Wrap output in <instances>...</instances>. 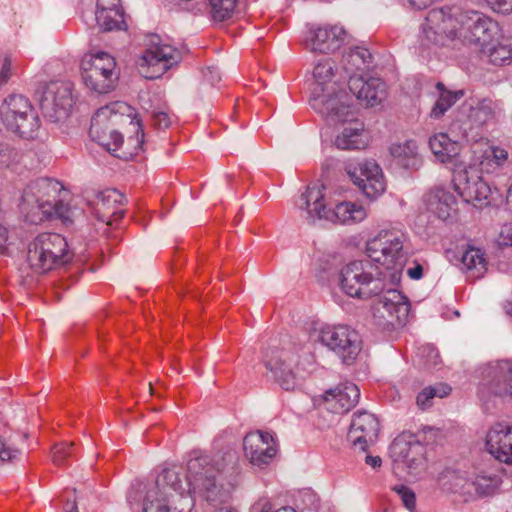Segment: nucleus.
<instances>
[{
  "label": "nucleus",
  "instance_id": "obj_25",
  "mask_svg": "<svg viewBox=\"0 0 512 512\" xmlns=\"http://www.w3.org/2000/svg\"><path fill=\"white\" fill-rule=\"evenodd\" d=\"M324 94H328L324 97L325 109H314L317 113L332 122H344L353 115L352 97L342 86Z\"/></svg>",
  "mask_w": 512,
  "mask_h": 512
},
{
  "label": "nucleus",
  "instance_id": "obj_55",
  "mask_svg": "<svg viewBox=\"0 0 512 512\" xmlns=\"http://www.w3.org/2000/svg\"><path fill=\"white\" fill-rule=\"evenodd\" d=\"M407 274L411 279L419 280L423 276V267L420 264H416L414 267L408 268Z\"/></svg>",
  "mask_w": 512,
  "mask_h": 512
},
{
  "label": "nucleus",
  "instance_id": "obj_30",
  "mask_svg": "<svg viewBox=\"0 0 512 512\" xmlns=\"http://www.w3.org/2000/svg\"><path fill=\"white\" fill-rule=\"evenodd\" d=\"M426 201L428 210L443 221L453 218L457 212L456 197L442 187L433 189Z\"/></svg>",
  "mask_w": 512,
  "mask_h": 512
},
{
  "label": "nucleus",
  "instance_id": "obj_38",
  "mask_svg": "<svg viewBox=\"0 0 512 512\" xmlns=\"http://www.w3.org/2000/svg\"><path fill=\"white\" fill-rule=\"evenodd\" d=\"M208 4L214 22H224L238 13L239 0H208Z\"/></svg>",
  "mask_w": 512,
  "mask_h": 512
},
{
  "label": "nucleus",
  "instance_id": "obj_3",
  "mask_svg": "<svg viewBox=\"0 0 512 512\" xmlns=\"http://www.w3.org/2000/svg\"><path fill=\"white\" fill-rule=\"evenodd\" d=\"M68 191L56 179L39 178L31 181L23 190L19 204L20 212L25 220L38 224L55 216L64 222H71L75 216L65 201Z\"/></svg>",
  "mask_w": 512,
  "mask_h": 512
},
{
  "label": "nucleus",
  "instance_id": "obj_2",
  "mask_svg": "<svg viewBox=\"0 0 512 512\" xmlns=\"http://www.w3.org/2000/svg\"><path fill=\"white\" fill-rule=\"evenodd\" d=\"M499 32V24L478 11L446 6L428 12L422 24L420 45L423 48L440 47L459 40L485 52Z\"/></svg>",
  "mask_w": 512,
  "mask_h": 512
},
{
  "label": "nucleus",
  "instance_id": "obj_43",
  "mask_svg": "<svg viewBox=\"0 0 512 512\" xmlns=\"http://www.w3.org/2000/svg\"><path fill=\"white\" fill-rule=\"evenodd\" d=\"M74 443H59L52 449V461L60 466L65 464L66 459L71 455V449Z\"/></svg>",
  "mask_w": 512,
  "mask_h": 512
},
{
  "label": "nucleus",
  "instance_id": "obj_50",
  "mask_svg": "<svg viewBox=\"0 0 512 512\" xmlns=\"http://www.w3.org/2000/svg\"><path fill=\"white\" fill-rule=\"evenodd\" d=\"M130 124L133 125L136 128V135L135 137H131L128 139L127 144H133L135 153L141 149L143 142H144V131L140 126V123L137 121L134 123L132 120L130 121Z\"/></svg>",
  "mask_w": 512,
  "mask_h": 512
},
{
  "label": "nucleus",
  "instance_id": "obj_36",
  "mask_svg": "<svg viewBox=\"0 0 512 512\" xmlns=\"http://www.w3.org/2000/svg\"><path fill=\"white\" fill-rule=\"evenodd\" d=\"M390 153L398 164L405 168L415 167L418 163V146L413 140L393 144Z\"/></svg>",
  "mask_w": 512,
  "mask_h": 512
},
{
  "label": "nucleus",
  "instance_id": "obj_46",
  "mask_svg": "<svg viewBox=\"0 0 512 512\" xmlns=\"http://www.w3.org/2000/svg\"><path fill=\"white\" fill-rule=\"evenodd\" d=\"M117 10H122L120 0H97L94 12L100 13V16L103 15V12L112 13L116 16Z\"/></svg>",
  "mask_w": 512,
  "mask_h": 512
},
{
  "label": "nucleus",
  "instance_id": "obj_27",
  "mask_svg": "<svg viewBox=\"0 0 512 512\" xmlns=\"http://www.w3.org/2000/svg\"><path fill=\"white\" fill-rule=\"evenodd\" d=\"M455 480L452 491L463 495H472V488L479 497L492 495L500 486L501 479L497 475L478 474L473 480H465L458 475L453 476Z\"/></svg>",
  "mask_w": 512,
  "mask_h": 512
},
{
  "label": "nucleus",
  "instance_id": "obj_28",
  "mask_svg": "<svg viewBox=\"0 0 512 512\" xmlns=\"http://www.w3.org/2000/svg\"><path fill=\"white\" fill-rule=\"evenodd\" d=\"M367 209L358 202L339 201L328 211L326 220L344 225H353L367 218Z\"/></svg>",
  "mask_w": 512,
  "mask_h": 512
},
{
  "label": "nucleus",
  "instance_id": "obj_37",
  "mask_svg": "<svg viewBox=\"0 0 512 512\" xmlns=\"http://www.w3.org/2000/svg\"><path fill=\"white\" fill-rule=\"evenodd\" d=\"M493 392L497 395L512 396V361H500L496 367Z\"/></svg>",
  "mask_w": 512,
  "mask_h": 512
},
{
  "label": "nucleus",
  "instance_id": "obj_31",
  "mask_svg": "<svg viewBox=\"0 0 512 512\" xmlns=\"http://www.w3.org/2000/svg\"><path fill=\"white\" fill-rule=\"evenodd\" d=\"M502 113L501 104L490 98L473 100L469 107L468 119L477 127L494 122Z\"/></svg>",
  "mask_w": 512,
  "mask_h": 512
},
{
  "label": "nucleus",
  "instance_id": "obj_49",
  "mask_svg": "<svg viewBox=\"0 0 512 512\" xmlns=\"http://www.w3.org/2000/svg\"><path fill=\"white\" fill-rule=\"evenodd\" d=\"M494 12L504 15L512 14V0H486Z\"/></svg>",
  "mask_w": 512,
  "mask_h": 512
},
{
  "label": "nucleus",
  "instance_id": "obj_39",
  "mask_svg": "<svg viewBox=\"0 0 512 512\" xmlns=\"http://www.w3.org/2000/svg\"><path fill=\"white\" fill-rule=\"evenodd\" d=\"M393 449L399 450L402 461L411 469H416L422 463V456L418 455V450L422 447L419 444H409L406 442H395Z\"/></svg>",
  "mask_w": 512,
  "mask_h": 512
},
{
  "label": "nucleus",
  "instance_id": "obj_47",
  "mask_svg": "<svg viewBox=\"0 0 512 512\" xmlns=\"http://www.w3.org/2000/svg\"><path fill=\"white\" fill-rule=\"evenodd\" d=\"M253 510L255 512H296L293 508L288 506L274 509L272 503L266 498L260 499L256 502L253 506Z\"/></svg>",
  "mask_w": 512,
  "mask_h": 512
},
{
  "label": "nucleus",
  "instance_id": "obj_11",
  "mask_svg": "<svg viewBox=\"0 0 512 512\" xmlns=\"http://www.w3.org/2000/svg\"><path fill=\"white\" fill-rule=\"evenodd\" d=\"M316 341L337 354L345 364L355 361L362 349L359 333L347 325H324L315 330Z\"/></svg>",
  "mask_w": 512,
  "mask_h": 512
},
{
  "label": "nucleus",
  "instance_id": "obj_23",
  "mask_svg": "<svg viewBox=\"0 0 512 512\" xmlns=\"http://www.w3.org/2000/svg\"><path fill=\"white\" fill-rule=\"evenodd\" d=\"M350 92L366 107L381 103L386 96V85L380 79L371 77L351 76L348 81Z\"/></svg>",
  "mask_w": 512,
  "mask_h": 512
},
{
  "label": "nucleus",
  "instance_id": "obj_41",
  "mask_svg": "<svg viewBox=\"0 0 512 512\" xmlns=\"http://www.w3.org/2000/svg\"><path fill=\"white\" fill-rule=\"evenodd\" d=\"M344 58L350 64V67H346V70L352 72L353 70L365 69L371 63L372 55L364 47H355L350 49Z\"/></svg>",
  "mask_w": 512,
  "mask_h": 512
},
{
  "label": "nucleus",
  "instance_id": "obj_45",
  "mask_svg": "<svg viewBox=\"0 0 512 512\" xmlns=\"http://www.w3.org/2000/svg\"><path fill=\"white\" fill-rule=\"evenodd\" d=\"M18 156L16 150L9 144H0V167H8Z\"/></svg>",
  "mask_w": 512,
  "mask_h": 512
},
{
  "label": "nucleus",
  "instance_id": "obj_54",
  "mask_svg": "<svg viewBox=\"0 0 512 512\" xmlns=\"http://www.w3.org/2000/svg\"><path fill=\"white\" fill-rule=\"evenodd\" d=\"M8 239L9 231L0 223V254H4L6 252Z\"/></svg>",
  "mask_w": 512,
  "mask_h": 512
},
{
  "label": "nucleus",
  "instance_id": "obj_21",
  "mask_svg": "<svg viewBox=\"0 0 512 512\" xmlns=\"http://www.w3.org/2000/svg\"><path fill=\"white\" fill-rule=\"evenodd\" d=\"M486 448L498 461L512 465V425L505 421L493 424L486 435Z\"/></svg>",
  "mask_w": 512,
  "mask_h": 512
},
{
  "label": "nucleus",
  "instance_id": "obj_35",
  "mask_svg": "<svg viewBox=\"0 0 512 512\" xmlns=\"http://www.w3.org/2000/svg\"><path fill=\"white\" fill-rule=\"evenodd\" d=\"M461 263L469 278H481L487 271L484 253L479 248H468L462 255Z\"/></svg>",
  "mask_w": 512,
  "mask_h": 512
},
{
  "label": "nucleus",
  "instance_id": "obj_44",
  "mask_svg": "<svg viewBox=\"0 0 512 512\" xmlns=\"http://www.w3.org/2000/svg\"><path fill=\"white\" fill-rule=\"evenodd\" d=\"M393 490L399 495L404 506L409 510L413 511L416 504L415 493L404 485H398L393 488Z\"/></svg>",
  "mask_w": 512,
  "mask_h": 512
},
{
  "label": "nucleus",
  "instance_id": "obj_61",
  "mask_svg": "<svg viewBox=\"0 0 512 512\" xmlns=\"http://www.w3.org/2000/svg\"><path fill=\"white\" fill-rule=\"evenodd\" d=\"M214 512H236L228 507H220L218 509H215Z\"/></svg>",
  "mask_w": 512,
  "mask_h": 512
},
{
  "label": "nucleus",
  "instance_id": "obj_12",
  "mask_svg": "<svg viewBox=\"0 0 512 512\" xmlns=\"http://www.w3.org/2000/svg\"><path fill=\"white\" fill-rule=\"evenodd\" d=\"M265 366L273 380L284 390H294L305 378L298 366V356L285 349H271L266 354Z\"/></svg>",
  "mask_w": 512,
  "mask_h": 512
},
{
  "label": "nucleus",
  "instance_id": "obj_9",
  "mask_svg": "<svg viewBox=\"0 0 512 512\" xmlns=\"http://www.w3.org/2000/svg\"><path fill=\"white\" fill-rule=\"evenodd\" d=\"M131 107L124 102H113L101 107L91 119L90 137L108 151H117L123 144V136L113 127L119 123Z\"/></svg>",
  "mask_w": 512,
  "mask_h": 512
},
{
  "label": "nucleus",
  "instance_id": "obj_48",
  "mask_svg": "<svg viewBox=\"0 0 512 512\" xmlns=\"http://www.w3.org/2000/svg\"><path fill=\"white\" fill-rule=\"evenodd\" d=\"M151 118L153 126L158 129H166L172 122L171 116L166 111H153Z\"/></svg>",
  "mask_w": 512,
  "mask_h": 512
},
{
  "label": "nucleus",
  "instance_id": "obj_42",
  "mask_svg": "<svg viewBox=\"0 0 512 512\" xmlns=\"http://www.w3.org/2000/svg\"><path fill=\"white\" fill-rule=\"evenodd\" d=\"M490 63L494 65H503L507 60L512 58V45L499 43L486 47L485 52H481Z\"/></svg>",
  "mask_w": 512,
  "mask_h": 512
},
{
  "label": "nucleus",
  "instance_id": "obj_34",
  "mask_svg": "<svg viewBox=\"0 0 512 512\" xmlns=\"http://www.w3.org/2000/svg\"><path fill=\"white\" fill-rule=\"evenodd\" d=\"M435 88L437 91V100L430 111V117L433 119H440L459 99L463 97L464 92L462 90H448L441 82H438Z\"/></svg>",
  "mask_w": 512,
  "mask_h": 512
},
{
  "label": "nucleus",
  "instance_id": "obj_62",
  "mask_svg": "<svg viewBox=\"0 0 512 512\" xmlns=\"http://www.w3.org/2000/svg\"><path fill=\"white\" fill-rule=\"evenodd\" d=\"M508 198L512 201V183L508 191Z\"/></svg>",
  "mask_w": 512,
  "mask_h": 512
},
{
  "label": "nucleus",
  "instance_id": "obj_18",
  "mask_svg": "<svg viewBox=\"0 0 512 512\" xmlns=\"http://www.w3.org/2000/svg\"><path fill=\"white\" fill-rule=\"evenodd\" d=\"M123 200L124 196L118 190L106 189L96 192L88 203L92 206L96 218L111 226L124 216V211L120 207Z\"/></svg>",
  "mask_w": 512,
  "mask_h": 512
},
{
  "label": "nucleus",
  "instance_id": "obj_5",
  "mask_svg": "<svg viewBox=\"0 0 512 512\" xmlns=\"http://www.w3.org/2000/svg\"><path fill=\"white\" fill-rule=\"evenodd\" d=\"M407 237L400 230H381L366 244V254L370 263L375 262L392 276L400 272L407 260L404 243Z\"/></svg>",
  "mask_w": 512,
  "mask_h": 512
},
{
  "label": "nucleus",
  "instance_id": "obj_63",
  "mask_svg": "<svg viewBox=\"0 0 512 512\" xmlns=\"http://www.w3.org/2000/svg\"><path fill=\"white\" fill-rule=\"evenodd\" d=\"M149 390H150V394H153V388H152V384L149 383Z\"/></svg>",
  "mask_w": 512,
  "mask_h": 512
},
{
  "label": "nucleus",
  "instance_id": "obj_60",
  "mask_svg": "<svg viewBox=\"0 0 512 512\" xmlns=\"http://www.w3.org/2000/svg\"><path fill=\"white\" fill-rule=\"evenodd\" d=\"M65 510H66V512H79V511L77 510V505H76V502H75V501H73V502H71V503H69V502H68V503L66 504V506H65Z\"/></svg>",
  "mask_w": 512,
  "mask_h": 512
},
{
  "label": "nucleus",
  "instance_id": "obj_6",
  "mask_svg": "<svg viewBox=\"0 0 512 512\" xmlns=\"http://www.w3.org/2000/svg\"><path fill=\"white\" fill-rule=\"evenodd\" d=\"M369 260L353 261L344 266L340 273L341 289L350 297L368 299L377 296L384 289L383 271L373 273Z\"/></svg>",
  "mask_w": 512,
  "mask_h": 512
},
{
  "label": "nucleus",
  "instance_id": "obj_26",
  "mask_svg": "<svg viewBox=\"0 0 512 512\" xmlns=\"http://www.w3.org/2000/svg\"><path fill=\"white\" fill-rule=\"evenodd\" d=\"M297 207L305 213L304 217L314 222L316 219H325L328 216L326 194L322 185L308 186L296 203Z\"/></svg>",
  "mask_w": 512,
  "mask_h": 512
},
{
  "label": "nucleus",
  "instance_id": "obj_24",
  "mask_svg": "<svg viewBox=\"0 0 512 512\" xmlns=\"http://www.w3.org/2000/svg\"><path fill=\"white\" fill-rule=\"evenodd\" d=\"M322 397L327 410L344 414L358 403L360 390L354 383L346 382L327 390Z\"/></svg>",
  "mask_w": 512,
  "mask_h": 512
},
{
  "label": "nucleus",
  "instance_id": "obj_56",
  "mask_svg": "<svg viewBox=\"0 0 512 512\" xmlns=\"http://www.w3.org/2000/svg\"><path fill=\"white\" fill-rule=\"evenodd\" d=\"M365 462L367 465L371 466L372 468H378L382 464V460L379 456H366Z\"/></svg>",
  "mask_w": 512,
  "mask_h": 512
},
{
  "label": "nucleus",
  "instance_id": "obj_57",
  "mask_svg": "<svg viewBox=\"0 0 512 512\" xmlns=\"http://www.w3.org/2000/svg\"><path fill=\"white\" fill-rule=\"evenodd\" d=\"M431 0H408L411 7L415 9H423L429 5Z\"/></svg>",
  "mask_w": 512,
  "mask_h": 512
},
{
  "label": "nucleus",
  "instance_id": "obj_13",
  "mask_svg": "<svg viewBox=\"0 0 512 512\" xmlns=\"http://www.w3.org/2000/svg\"><path fill=\"white\" fill-rule=\"evenodd\" d=\"M73 85L67 81H52L45 85L39 97L40 108L52 122L65 119L72 108Z\"/></svg>",
  "mask_w": 512,
  "mask_h": 512
},
{
  "label": "nucleus",
  "instance_id": "obj_1",
  "mask_svg": "<svg viewBox=\"0 0 512 512\" xmlns=\"http://www.w3.org/2000/svg\"><path fill=\"white\" fill-rule=\"evenodd\" d=\"M235 460L232 452L213 459L195 453L187 462L184 481L180 467L163 469L145 491L142 512H191L195 506L193 494L211 503L226 502L230 490L220 482V476L234 469Z\"/></svg>",
  "mask_w": 512,
  "mask_h": 512
},
{
  "label": "nucleus",
  "instance_id": "obj_52",
  "mask_svg": "<svg viewBox=\"0 0 512 512\" xmlns=\"http://www.w3.org/2000/svg\"><path fill=\"white\" fill-rule=\"evenodd\" d=\"M11 60L8 57H5L2 60L1 68H0V86L5 84L9 78L11 77Z\"/></svg>",
  "mask_w": 512,
  "mask_h": 512
},
{
  "label": "nucleus",
  "instance_id": "obj_20",
  "mask_svg": "<svg viewBox=\"0 0 512 512\" xmlns=\"http://www.w3.org/2000/svg\"><path fill=\"white\" fill-rule=\"evenodd\" d=\"M379 421L371 413L358 411L354 414L348 431V439L360 450L365 451L378 437Z\"/></svg>",
  "mask_w": 512,
  "mask_h": 512
},
{
  "label": "nucleus",
  "instance_id": "obj_7",
  "mask_svg": "<svg viewBox=\"0 0 512 512\" xmlns=\"http://www.w3.org/2000/svg\"><path fill=\"white\" fill-rule=\"evenodd\" d=\"M182 59L181 51L157 34L146 38V49L137 61L140 75L146 79H156Z\"/></svg>",
  "mask_w": 512,
  "mask_h": 512
},
{
  "label": "nucleus",
  "instance_id": "obj_59",
  "mask_svg": "<svg viewBox=\"0 0 512 512\" xmlns=\"http://www.w3.org/2000/svg\"><path fill=\"white\" fill-rule=\"evenodd\" d=\"M139 498L138 494L135 491H132L128 494V502L131 507H133L134 504H138Z\"/></svg>",
  "mask_w": 512,
  "mask_h": 512
},
{
  "label": "nucleus",
  "instance_id": "obj_17",
  "mask_svg": "<svg viewBox=\"0 0 512 512\" xmlns=\"http://www.w3.org/2000/svg\"><path fill=\"white\" fill-rule=\"evenodd\" d=\"M243 449L245 457L254 467L264 469L275 458L278 444L272 434L255 431L244 437Z\"/></svg>",
  "mask_w": 512,
  "mask_h": 512
},
{
  "label": "nucleus",
  "instance_id": "obj_8",
  "mask_svg": "<svg viewBox=\"0 0 512 512\" xmlns=\"http://www.w3.org/2000/svg\"><path fill=\"white\" fill-rule=\"evenodd\" d=\"M116 60L107 52L85 54L81 60V77L92 92L105 94L114 89L118 80Z\"/></svg>",
  "mask_w": 512,
  "mask_h": 512
},
{
  "label": "nucleus",
  "instance_id": "obj_32",
  "mask_svg": "<svg viewBox=\"0 0 512 512\" xmlns=\"http://www.w3.org/2000/svg\"><path fill=\"white\" fill-rule=\"evenodd\" d=\"M429 147L435 157L442 163H452L457 166L461 145L453 141L446 133H438L429 139Z\"/></svg>",
  "mask_w": 512,
  "mask_h": 512
},
{
  "label": "nucleus",
  "instance_id": "obj_29",
  "mask_svg": "<svg viewBox=\"0 0 512 512\" xmlns=\"http://www.w3.org/2000/svg\"><path fill=\"white\" fill-rule=\"evenodd\" d=\"M369 144V137L364 129V124L358 120L351 121L339 132L334 140V145L340 150H360Z\"/></svg>",
  "mask_w": 512,
  "mask_h": 512
},
{
  "label": "nucleus",
  "instance_id": "obj_40",
  "mask_svg": "<svg viewBox=\"0 0 512 512\" xmlns=\"http://www.w3.org/2000/svg\"><path fill=\"white\" fill-rule=\"evenodd\" d=\"M451 388L446 384H437L435 386L425 387L416 397V403L422 410L429 408L432 405L434 397L443 398L447 396Z\"/></svg>",
  "mask_w": 512,
  "mask_h": 512
},
{
  "label": "nucleus",
  "instance_id": "obj_4",
  "mask_svg": "<svg viewBox=\"0 0 512 512\" xmlns=\"http://www.w3.org/2000/svg\"><path fill=\"white\" fill-rule=\"evenodd\" d=\"M72 258L67 240L58 233H41L28 245L27 264L34 274L42 275L60 268Z\"/></svg>",
  "mask_w": 512,
  "mask_h": 512
},
{
  "label": "nucleus",
  "instance_id": "obj_53",
  "mask_svg": "<svg viewBox=\"0 0 512 512\" xmlns=\"http://www.w3.org/2000/svg\"><path fill=\"white\" fill-rule=\"evenodd\" d=\"M204 78L212 85H214L221 80L219 69L217 67H208L204 71Z\"/></svg>",
  "mask_w": 512,
  "mask_h": 512
},
{
  "label": "nucleus",
  "instance_id": "obj_19",
  "mask_svg": "<svg viewBox=\"0 0 512 512\" xmlns=\"http://www.w3.org/2000/svg\"><path fill=\"white\" fill-rule=\"evenodd\" d=\"M314 84L312 87L310 106L312 109H320L323 111L324 108V92H333L338 86H341L338 82L334 81L335 77V66L331 59H324L317 63L313 71Z\"/></svg>",
  "mask_w": 512,
  "mask_h": 512
},
{
  "label": "nucleus",
  "instance_id": "obj_33",
  "mask_svg": "<svg viewBox=\"0 0 512 512\" xmlns=\"http://www.w3.org/2000/svg\"><path fill=\"white\" fill-rule=\"evenodd\" d=\"M82 19L89 27L98 26L103 31L119 30L125 25L123 10H117L116 16L103 12L101 17L98 12H93L91 9L85 10L82 12Z\"/></svg>",
  "mask_w": 512,
  "mask_h": 512
},
{
  "label": "nucleus",
  "instance_id": "obj_22",
  "mask_svg": "<svg viewBox=\"0 0 512 512\" xmlns=\"http://www.w3.org/2000/svg\"><path fill=\"white\" fill-rule=\"evenodd\" d=\"M346 32L337 25L310 30L305 47L312 52L333 53L344 44Z\"/></svg>",
  "mask_w": 512,
  "mask_h": 512
},
{
  "label": "nucleus",
  "instance_id": "obj_10",
  "mask_svg": "<svg viewBox=\"0 0 512 512\" xmlns=\"http://www.w3.org/2000/svg\"><path fill=\"white\" fill-rule=\"evenodd\" d=\"M1 118L6 128L23 138H33L40 122L33 107L23 95L8 96L0 109Z\"/></svg>",
  "mask_w": 512,
  "mask_h": 512
},
{
  "label": "nucleus",
  "instance_id": "obj_14",
  "mask_svg": "<svg viewBox=\"0 0 512 512\" xmlns=\"http://www.w3.org/2000/svg\"><path fill=\"white\" fill-rule=\"evenodd\" d=\"M454 188L459 196L476 207L488 204L491 194L489 185L483 181L480 170L475 166L455 169L453 172Z\"/></svg>",
  "mask_w": 512,
  "mask_h": 512
},
{
  "label": "nucleus",
  "instance_id": "obj_15",
  "mask_svg": "<svg viewBox=\"0 0 512 512\" xmlns=\"http://www.w3.org/2000/svg\"><path fill=\"white\" fill-rule=\"evenodd\" d=\"M374 305V318L384 327L403 324L409 313L407 298L396 289H388L378 294Z\"/></svg>",
  "mask_w": 512,
  "mask_h": 512
},
{
  "label": "nucleus",
  "instance_id": "obj_51",
  "mask_svg": "<svg viewBox=\"0 0 512 512\" xmlns=\"http://www.w3.org/2000/svg\"><path fill=\"white\" fill-rule=\"evenodd\" d=\"M497 241L500 246H512V223L501 227Z\"/></svg>",
  "mask_w": 512,
  "mask_h": 512
},
{
  "label": "nucleus",
  "instance_id": "obj_16",
  "mask_svg": "<svg viewBox=\"0 0 512 512\" xmlns=\"http://www.w3.org/2000/svg\"><path fill=\"white\" fill-rule=\"evenodd\" d=\"M346 171L354 184L369 199H376L386 190L382 170L375 161L366 160L357 165L349 164Z\"/></svg>",
  "mask_w": 512,
  "mask_h": 512
},
{
  "label": "nucleus",
  "instance_id": "obj_58",
  "mask_svg": "<svg viewBox=\"0 0 512 512\" xmlns=\"http://www.w3.org/2000/svg\"><path fill=\"white\" fill-rule=\"evenodd\" d=\"M492 154L494 158L497 160V163H500L501 161H504L507 158V152L503 149H494L492 151Z\"/></svg>",
  "mask_w": 512,
  "mask_h": 512
}]
</instances>
